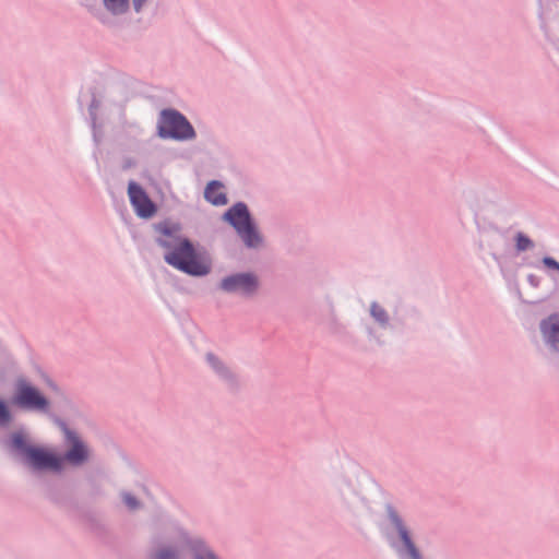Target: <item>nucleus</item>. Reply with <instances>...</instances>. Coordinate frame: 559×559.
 <instances>
[{
  "mask_svg": "<svg viewBox=\"0 0 559 559\" xmlns=\"http://www.w3.org/2000/svg\"><path fill=\"white\" fill-rule=\"evenodd\" d=\"M154 559H178V554L168 548H162L154 555Z\"/></svg>",
  "mask_w": 559,
  "mask_h": 559,
  "instance_id": "nucleus-15",
  "label": "nucleus"
},
{
  "mask_svg": "<svg viewBox=\"0 0 559 559\" xmlns=\"http://www.w3.org/2000/svg\"><path fill=\"white\" fill-rule=\"evenodd\" d=\"M543 263L547 269H551L559 272V262L550 257H545Z\"/></svg>",
  "mask_w": 559,
  "mask_h": 559,
  "instance_id": "nucleus-18",
  "label": "nucleus"
},
{
  "mask_svg": "<svg viewBox=\"0 0 559 559\" xmlns=\"http://www.w3.org/2000/svg\"><path fill=\"white\" fill-rule=\"evenodd\" d=\"M13 447L21 451L25 461L35 469H49L59 472L62 468L60 455L40 447H32L26 443L22 433H14L12 437Z\"/></svg>",
  "mask_w": 559,
  "mask_h": 559,
  "instance_id": "nucleus-2",
  "label": "nucleus"
},
{
  "mask_svg": "<svg viewBox=\"0 0 559 559\" xmlns=\"http://www.w3.org/2000/svg\"><path fill=\"white\" fill-rule=\"evenodd\" d=\"M515 239H516V249L519 251H525L533 247L532 240L522 233H519L516 235Z\"/></svg>",
  "mask_w": 559,
  "mask_h": 559,
  "instance_id": "nucleus-14",
  "label": "nucleus"
},
{
  "mask_svg": "<svg viewBox=\"0 0 559 559\" xmlns=\"http://www.w3.org/2000/svg\"><path fill=\"white\" fill-rule=\"evenodd\" d=\"M123 500L131 510H134L139 507L138 500L129 493L123 495Z\"/></svg>",
  "mask_w": 559,
  "mask_h": 559,
  "instance_id": "nucleus-19",
  "label": "nucleus"
},
{
  "mask_svg": "<svg viewBox=\"0 0 559 559\" xmlns=\"http://www.w3.org/2000/svg\"><path fill=\"white\" fill-rule=\"evenodd\" d=\"M540 331L545 341L557 348L559 345V316L552 314L540 323Z\"/></svg>",
  "mask_w": 559,
  "mask_h": 559,
  "instance_id": "nucleus-9",
  "label": "nucleus"
},
{
  "mask_svg": "<svg viewBox=\"0 0 559 559\" xmlns=\"http://www.w3.org/2000/svg\"><path fill=\"white\" fill-rule=\"evenodd\" d=\"M62 430L64 431L67 442L70 445V449L67 451L66 455L62 457V463L67 461L71 465H81L88 457V450L86 445L81 441V439L71 430H69L63 424L61 425Z\"/></svg>",
  "mask_w": 559,
  "mask_h": 559,
  "instance_id": "nucleus-6",
  "label": "nucleus"
},
{
  "mask_svg": "<svg viewBox=\"0 0 559 559\" xmlns=\"http://www.w3.org/2000/svg\"><path fill=\"white\" fill-rule=\"evenodd\" d=\"M204 195L205 199L214 205H224L227 203L223 185L217 181H212L207 185Z\"/></svg>",
  "mask_w": 559,
  "mask_h": 559,
  "instance_id": "nucleus-10",
  "label": "nucleus"
},
{
  "mask_svg": "<svg viewBox=\"0 0 559 559\" xmlns=\"http://www.w3.org/2000/svg\"><path fill=\"white\" fill-rule=\"evenodd\" d=\"M128 195L135 214L141 218H151L157 212V206L150 199L144 189L134 181L128 185Z\"/></svg>",
  "mask_w": 559,
  "mask_h": 559,
  "instance_id": "nucleus-5",
  "label": "nucleus"
},
{
  "mask_svg": "<svg viewBox=\"0 0 559 559\" xmlns=\"http://www.w3.org/2000/svg\"><path fill=\"white\" fill-rule=\"evenodd\" d=\"M10 419V413L3 402L0 401V424H7Z\"/></svg>",
  "mask_w": 559,
  "mask_h": 559,
  "instance_id": "nucleus-17",
  "label": "nucleus"
},
{
  "mask_svg": "<svg viewBox=\"0 0 559 559\" xmlns=\"http://www.w3.org/2000/svg\"><path fill=\"white\" fill-rule=\"evenodd\" d=\"M397 530H399L401 539L403 540V543H404V545H405V547H406L411 558L412 559H421V556H420L418 549L416 548V546L412 542V539H411V537L408 535L407 530L403 526L401 521H397Z\"/></svg>",
  "mask_w": 559,
  "mask_h": 559,
  "instance_id": "nucleus-11",
  "label": "nucleus"
},
{
  "mask_svg": "<svg viewBox=\"0 0 559 559\" xmlns=\"http://www.w3.org/2000/svg\"><path fill=\"white\" fill-rule=\"evenodd\" d=\"M227 221L237 231L239 237L248 247H257L261 243V237L253 225L249 211L243 203H237L225 214Z\"/></svg>",
  "mask_w": 559,
  "mask_h": 559,
  "instance_id": "nucleus-3",
  "label": "nucleus"
},
{
  "mask_svg": "<svg viewBox=\"0 0 559 559\" xmlns=\"http://www.w3.org/2000/svg\"><path fill=\"white\" fill-rule=\"evenodd\" d=\"M371 314L381 322H384L386 320V313L385 311L379 307L378 305L373 304L371 306Z\"/></svg>",
  "mask_w": 559,
  "mask_h": 559,
  "instance_id": "nucleus-16",
  "label": "nucleus"
},
{
  "mask_svg": "<svg viewBox=\"0 0 559 559\" xmlns=\"http://www.w3.org/2000/svg\"><path fill=\"white\" fill-rule=\"evenodd\" d=\"M104 4L111 13L122 14L129 8V0H104Z\"/></svg>",
  "mask_w": 559,
  "mask_h": 559,
  "instance_id": "nucleus-12",
  "label": "nucleus"
},
{
  "mask_svg": "<svg viewBox=\"0 0 559 559\" xmlns=\"http://www.w3.org/2000/svg\"><path fill=\"white\" fill-rule=\"evenodd\" d=\"M222 289L225 292H241L250 295L258 288L257 277L252 274H236L222 281Z\"/></svg>",
  "mask_w": 559,
  "mask_h": 559,
  "instance_id": "nucleus-7",
  "label": "nucleus"
},
{
  "mask_svg": "<svg viewBox=\"0 0 559 559\" xmlns=\"http://www.w3.org/2000/svg\"><path fill=\"white\" fill-rule=\"evenodd\" d=\"M207 359L214 367L217 366V359L213 355H209Z\"/></svg>",
  "mask_w": 559,
  "mask_h": 559,
  "instance_id": "nucleus-21",
  "label": "nucleus"
},
{
  "mask_svg": "<svg viewBox=\"0 0 559 559\" xmlns=\"http://www.w3.org/2000/svg\"><path fill=\"white\" fill-rule=\"evenodd\" d=\"M191 551L193 552L194 559H216L212 552H210L201 542H195L190 546Z\"/></svg>",
  "mask_w": 559,
  "mask_h": 559,
  "instance_id": "nucleus-13",
  "label": "nucleus"
},
{
  "mask_svg": "<svg viewBox=\"0 0 559 559\" xmlns=\"http://www.w3.org/2000/svg\"><path fill=\"white\" fill-rule=\"evenodd\" d=\"M158 131L163 138L188 140L195 135V132L185 116L176 110H164L160 115Z\"/></svg>",
  "mask_w": 559,
  "mask_h": 559,
  "instance_id": "nucleus-4",
  "label": "nucleus"
},
{
  "mask_svg": "<svg viewBox=\"0 0 559 559\" xmlns=\"http://www.w3.org/2000/svg\"><path fill=\"white\" fill-rule=\"evenodd\" d=\"M160 234L157 242L166 249L165 261L175 269L189 275L203 276L211 271V259L199 252L191 241L181 235L179 224L163 222L156 225Z\"/></svg>",
  "mask_w": 559,
  "mask_h": 559,
  "instance_id": "nucleus-1",
  "label": "nucleus"
},
{
  "mask_svg": "<svg viewBox=\"0 0 559 559\" xmlns=\"http://www.w3.org/2000/svg\"><path fill=\"white\" fill-rule=\"evenodd\" d=\"M15 403L31 409H45L48 402L37 389L27 384L19 386Z\"/></svg>",
  "mask_w": 559,
  "mask_h": 559,
  "instance_id": "nucleus-8",
  "label": "nucleus"
},
{
  "mask_svg": "<svg viewBox=\"0 0 559 559\" xmlns=\"http://www.w3.org/2000/svg\"><path fill=\"white\" fill-rule=\"evenodd\" d=\"M147 0H132L135 11H140Z\"/></svg>",
  "mask_w": 559,
  "mask_h": 559,
  "instance_id": "nucleus-20",
  "label": "nucleus"
}]
</instances>
